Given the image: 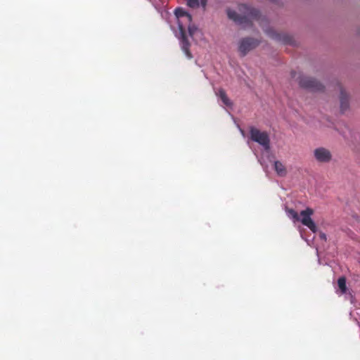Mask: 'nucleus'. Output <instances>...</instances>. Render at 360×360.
I'll return each instance as SVG.
<instances>
[{"instance_id": "obj_1", "label": "nucleus", "mask_w": 360, "mask_h": 360, "mask_svg": "<svg viewBox=\"0 0 360 360\" xmlns=\"http://www.w3.org/2000/svg\"><path fill=\"white\" fill-rule=\"evenodd\" d=\"M226 13L229 19L240 25L250 21L258 15L257 11L245 4L238 5V11L229 8Z\"/></svg>"}, {"instance_id": "obj_2", "label": "nucleus", "mask_w": 360, "mask_h": 360, "mask_svg": "<svg viewBox=\"0 0 360 360\" xmlns=\"http://www.w3.org/2000/svg\"><path fill=\"white\" fill-rule=\"evenodd\" d=\"M198 32V29L194 25H190L188 26V34L181 31V49L184 51L186 57L189 60L193 58L191 53L189 51L191 41Z\"/></svg>"}, {"instance_id": "obj_3", "label": "nucleus", "mask_w": 360, "mask_h": 360, "mask_svg": "<svg viewBox=\"0 0 360 360\" xmlns=\"http://www.w3.org/2000/svg\"><path fill=\"white\" fill-rule=\"evenodd\" d=\"M250 133L252 141L258 143L265 150L268 151L270 149V139L267 132L251 127Z\"/></svg>"}, {"instance_id": "obj_4", "label": "nucleus", "mask_w": 360, "mask_h": 360, "mask_svg": "<svg viewBox=\"0 0 360 360\" xmlns=\"http://www.w3.org/2000/svg\"><path fill=\"white\" fill-rule=\"evenodd\" d=\"M313 157L317 162L322 164L329 163L333 160L332 152L323 146L316 148L313 150Z\"/></svg>"}, {"instance_id": "obj_5", "label": "nucleus", "mask_w": 360, "mask_h": 360, "mask_svg": "<svg viewBox=\"0 0 360 360\" xmlns=\"http://www.w3.org/2000/svg\"><path fill=\"white\" fill-rule=\"evenodd\" d=\"M259 44V41L253 38L242 39L238 44V51L243 56L255 49Z\"/></svg>"}, {"instance_id": "obj_6", "label": "nucleus", "mask_w": 360, "mask_h": 360, "mask_svg": "<svg viewBox=\"0 0 360 360\" xmlns=\"http://www.w3.org/2000/svg\"><path fill=\"white\" fill-rule=\"evenodd\" d=\"M313 214L314 210L311 208L302 210L299 215V221H301L303 225L307 226L311 231L315 233L317 231V227L311 217Z\"/></svg>"}, {"instance_id": "obj_7", "label": "nucleus", "mask_w": 360, "mask_h": 360, "mask_svg": "<svg viewBox=\"0 0 360 360\" xmlns=\"http://www.w3.org/2000/svg\"><path fill=\"white\" fill-rule=\"evenodd\" d=\"M264 32L271 39L281 43L290 44L292 38L285 32H278L272 27H267L264 30Z\"/></svg>"}, {"instance_id": "obj_8", "label": "nucleus", "mask_w": 360, "mask_h": 360, "mask_svg": "<svg viewBox=\"0 0 360 360\" xmlns=\"http://www.w3.org/2000/svg\"><path fill=\"white\" fill-rule=\"evenodd\" d=\"M300 83L301 86L313 90L319 91L323 89V85L319 82L311 77H302Z\"/></svg>"}, {"instance_id": "obj_9", "label": "nucleus", "mask_w": 360, "mask_h": 360, "mask_svg": "<svg viewBox=\"0 0 360 360\" xmlns=\"http://www.w3.org/2000/svg\"><path fill=\"white\" fill-rule=\"evenodd\" d=\"M340 108L342 112L349 108V97L346 91L342 87L340 89Z\"/></svg>"}, {"instance_id": "obj_10", "label": "nucleus", "mask_w": 360, "mask_h": 360, "mask_svg": "<svg viewBox=\"0 0 360 360\" xmlns=\"http://www.w3.org/2000/svg\"><path fill=\"white\" fill-rule=\"evenodd\" d=\"M274 169L279 176L283 177L288 174V170L285 164L280 160H275L274 162Z\"/></svg>"}, {"instance_id": "obj_11", "label": "nucleus", "mask_w": 360, "mask_h": 360, "mask_svg": "<svg viewBox=\"0 0 360 360\" xmlns=\"http://www.w3.org/2000/svg\"><path fill=\"white\" fill-rule=\"evenodd\" d=\"M207 0H186L187 6L192 8H205Z\"/></svg>"}, {"instance_id": "obj_12", "label": "nucleus", "mask_w": 360, "mask_h": 360, "mask_svg": "<svg viewBox=\"0 0 360 360\" xmlns=\"http://www.w3.org/2000/svg\"><path fill=\"white\" fill-rule=\"evenodd\" d=\"M217 95L221 98L222 103L226 105V106H231V103L230 100L228 98L227 96L226 95L224 90L220 89L217 93Z\"/></svg>"}, {"instance_id": "obj_13", "label": "nucleus", "mask_w": 360, "mask_h": 360, "mask_svg": "<svg viewBox=\"0 0 360 360\" xmlns=\"http://www.w3.org/2000/svg\"><path fill=\"white\" fill-rule=\"evenodd\" d=\"M285 212H286L288 217L290 219H291L294 222L300 221L299 214L294 210L285 208Z\"/></svg>"}, {"instance_id": "obj_14", "label": "nucleus", "mask_w": 360, "mask_h": 360, "mask_svg": "<svg viewBox=\"0 0 360 360\" xmlns=\"http://www.w3.org/2000/svg\"><path fill=\"white\" fill-rule=\"evenodd\" d=\"M338 288L340 290L341 292L345 293L347 290V286H346V280L344 277H341L338 281Z\"/></svg>"}, {"instance_id": "obj_15", "label": "nucleus", "mask_w": 360, "mask_h": 360, "mask_svg": "<svg viewBox=\"0 0 360 360\" xmlns=\"http://www.w3.org/2000/svg\"><path fill=\"white\" fill-rule=\"evenodd\" d=\"M174 15H175V18L176 19V24H177V28L180 30V22H179V19H180V7H176L175 9H174Z\"/></svg>"}, {"instance_id": "obj_16", "label": "nucleus", "mask_w": 360, "mask_h": 360, "mask_svg": "<svg viewBox=\"0 0 360 360\" xmlns=\"http://www.w3.org/2000/svg\"><path fill=\"white\" fill-rule=\"evenodd\" d=\"M181 18L185 17L188 22H190L191 20V15L190 14H188L187 12L181 10Z\"/></svg>"}, {"instance_id": "obj_17", "label": "nucleus", "mask_w": 360, "mask_h": 360, "mask_svg": "<svg viewBox=\"0 0 360 360\" xmlns=\"http://www.w3.org/2000/svg\"><path fill=\"white\" fill-rule=\"evenodd\" d=\"M259 162H260V164L262 165V167L264 168H266L267 167V165L265 164L264 161L263 160L262 158H259Z\"/></svg>"}, {"instance_id": "obj_18", "label": "nucleus", "mask_w": 360, "mask_h": 360, "mask_svg": "<svg viewBox=\"0 0 360 360\" xmlns=\"http://www.w3.org/2000/svg\"><path fill=\"white\" fill-rule=\"evenodd\" d=\"M319 237L321 238V239H322L323 240H326V235L323 233H320L319 234Z\"/></svg>"}, {"instance_id": "obj_19", "label": "nucleus", "mask_w": 360, "mask_h": 360, "mask_svg": "<svg viewBox=\"0 0 360 360\" xmlns=\"http://www.w3.org/2000/svg\"><path fill=\"white\" fill-rule=\"evenodd\" d=\"M171 27H172V30H174V34H175V36H176L177 38H180V37H179V33H178L177 30H175V28H174L172 25H171Z\"/></svg>"}]
</instances>
